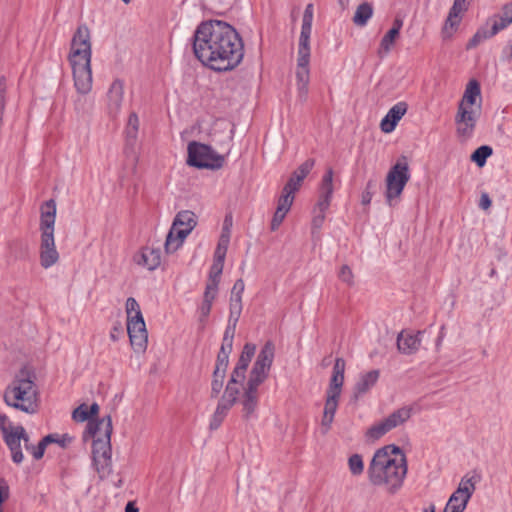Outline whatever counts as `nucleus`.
<instances>
[{
	"label": "nucleus",
	"mask_w": 512,
	"mask_h": 512,
	"mask_svg": "<svg viewBox=\"0 0 512 512\" xmlns=\"http://www.w3.org/2000/svg\"><path fill=\"white\" fill-rule=\"evenodd\" d=\"M193 51L199 61L214 71H230L244 57V45L237 31L221 20L202 22L194 32Z\"/></svg>",
	"instance_id": "f257e3e1"
},
{
	"label": "nucleus",
	"mask_w": 512,
	"mask_h": 512,
	"mask_svg": "<svg viewBox=\"0 0 512 512\" xmlns=\"http://www.w3.org/2000/svg\"><path fill=\"white\" fill-rule=\"evenodd\" d=\"M406 474V456L395 445L378 449L368 467L371 484L384 487L389 494H395L402 487Z\"/></svg>",
	"instance_id": "f03ea898"
},
{
	"label": "nucleus",
	"mask_w": 512,
	"mask_h": 512,
	"mask_svg": "<svg viewBox=\"0 0 512 512\" xmlns=\"http://www.w3.org/2000/svg\"><path fill=\"white\" fill-rule=\"evenodd\" d=\"M91 58V33L86 25H80L71 39L68 61L72 69L74 87L81 94H88L92 90Z\"/></svg>",
	"instance_id": "7ed1b4c3"
},
{
	"label": "nucleus",
	"mask_w": 512,
	"mask_h": 512,
	"mask_svg": "<svg viewBox=\"0 0 512 512\" xmlns=\"http://www.w3.org/2000/svg\"><path fill=\"white\" fill-rule=\"evenodd\" d=\"M111 417L99 421H89L83 439H92V459L98 473H105L111 464Z\"/></svg>",
	"instance_id": "20e7f679"
},
{
	"label": "nucleus",
	"mask_w": 512,
	"mask_h": 512,
	"mask_svg": "<svg viewBox=\"0 0 512 512\" xmlns=\"http://www.w3.org/2000/svg\"><path fill=\"white\" fill-rule=\"evenodd\" d=\"M4 401L8 406L33 414L38 409V391L33 375L21 370L6 387Z\"/></svg>",
	"instance_id": "39448f33"
},
{
	"label": "nucleus",
	"mask_w": 512,
	"mask_h": 512,
	"mask_svg": "<svg viewBox=\"0 0 512 512\" xmlns=\"http://www.w3.org/2000/svg\"><path fill=\"white\" fill-rule=\"evenodd\" d=\"M56 202L54 199L45 201L40 207V246L39 258L43 268L48 269L59 261V253L55 245L54 227L56 221Z\"/></svg>",
	"instance_id": "423d86ee"
},
{
	"label": "nucleus",
	"mask_w": 512,
	"mask_h": 512,
	"mask_svg": "<svg viewBox=\"0 0 512 512\" xmlns=\"http://www.w3.org/2000/svg\"><path fill=\"white\" fill-rule=\"evenodd\" d=\"M127 332L131 346L136 352H143L147 347L148 332L140 306L135 298L126 300Z\"/></svg>",
	"instance_id": "0eeeda50"
},
{
	"label": "nucleus",
	"mask_w": 512,
	"mask_h": 512,
	"mask_svg": "<svg viewBox=\"0 0 512 512\" xmlns=\"http://www.w3.org/2000/svg\"><path fill=\"white\" fill-rule=\"evenodd\" d=\"M196 225L197 217L194 212L189 210L178 212L166 237V253L172 254L176 252Z\"/></svg>",
	"instance_id": "6e6552de"
},
{
	"label": "nucleus",
	"mask_w": 512,
	"mask_h": 512,
	"mask_svg": "<svg viewBox=\"0 0 512 512\" xmlns=\"http://www.w3.org/2000/svg\"><path fill=\"white\" fill-rule=\"evenodd\" d=\"M412 406H402L379 422L374 423L365 433L368 441H376L395 428L404 425L412 416Z\"/></svg>",
	"instance_id": "1a4fd4ad"
},
{
	"label": "nucleus",
	"mask_w": 512,
	"mask_h": 512,
	"mask_svg": "<svg viewBox=\"0 0 512 512\" xmlns=\"http://www.w3.org/2000/svg\"><path fill=\"white\" fill-rule=\"evenodd\" d=\"M187 163L197 168L219 169L223 166L224 157L215 153L210 146L194 141L188 144Z\"/></svg>",
	"instance_id": "9d476101"
},
{
	"label": "nucleus",
	"mask_w": 512,
	"mask_h": 512,
	"mask_svg": "<svg viewBox=\"0 0 512 512\" xmlns=\"http://www.w3.org/2000/svg\"><path fill=\"white\" fill-rule=\"evenodd\" d=\"M409 179V167L406 162L398 161L391 167L385 180V196L389 206H393L394 201L400 197Z\"/></svg>",
	"instance_id": "9b49d317"
},
{
	"label": "nucleus",
	"mask_w": 512,
	"mask_h": 512,
	"mask_svg": "<svg viewBox=\"0 0 512 512\" xmlns=\"http://www.w3.org/2000/svg\"><path fill=\"white\" fill-rule=\"evenodd\" d=\"M478 478L476 476H465L459 482L458 488L450 496L444 511L445 512H464L466 506L473 495Z\"/></svg>",
	"instance_id": "f8f14e48"
},
{
	"label": "nucleus",
	"mask_w": 512,
	"mask_h": 512,
	"mask_svg": "<svg viewBox=\"0 0 512 512\" xmlns=\"http://www.w3.org/2000/svg\"><path fill=\"white\" fill-rule=\"evenodd\" d=\"M480 114L481 109L479 107L473 109L466 107L457 108L455 125L458 137L463 140H467L472 137Z\"/></svg>",
	"instance_id": "ddd939ff"
},
{
	"label": "nucleus",
	"mask_w": 512,
	"mask_h": 512,
	"mask_svg": "<svg viewBox=\"0 0 512 512\" xmlns=\"http://www.w3.org/2000/svg\"><path fill=\"white\" fill-rule=\"evenodd\" d=\"M313 11V4L310 3L306 6L303 14L297 52V59H301L303 61L310 60V36L312 32Z\"/></svg>",
	"instance_id": "4468645a"
},
{
	"label": "nucleus",
	"mask_w": 512,
	"mask_h": 512,
	"mask_svg": "<svg viewBox=\"0 0 512 512\" xmlns=\"http://www.w3.org/2000/svg\"><path fill=\"white\" fill-rule=\"evenodd\" d=\"M5 443L10 449L11 457L14 463L20 464L24 459L21 450V441H24L26 450H30L31 444L29 443V436L25 429L18 425L13 428L7 435L3 436Z\"/></svg>",
	"instance_id": "2eb2a0df"
},
{
	"label": "nucleus",
	"mask_w": 512,
	"mask_h": 512,
	"mask_svg": "<svg viewBox=\"0 0 512 512\" xmlns=\"http://www.w3.org/2000/svg\"><path fill=\"white\" fill-rule=\"evenodd\" d=\"M469 0H454L442 28V37L449 39L458 29L463 14L468 10Z\"/></svg>",
	"instance_id": "dca6fc26"
},
{
	"label": "nucleus",
	"mask_w": 512,
	"mask_h": 512,
	"mask_svg": "<svg viewBox=\"0 0 512 512\" xmlns=\"http://www.w3.org/2000/svg\"><path fill=\"white\" fill-rule=\"evenodd\" d=\"M124 103V83L116 79L112 82L106 94V110L108 116L111 119L117 118Z\"/></svg>",
	"instance_id": "f3484780"
},
{
	"label": "nucleus",
	"mask_w": 512,
	"mask_h": 512,
	"mask_svg": "<svg viewBox=\"0 0 512 512\" xmlns=\"http://www.w3.org/2000/svg\"><path fill=\"white\" fill-rule=\"evenodd\" d=\"M408 105L406 102H398L392 106L386 116L381 120L380 128L384 133H391L395 130L397 123L406 114Z\"/></svg>",
	"instance_id": "a211bd4d"
},
{
	"label": "nucleus",
	"mask_w": 512,
	"mask_h": 512,
	"mask_svg": "<svg viewBox=\"0 0 512 512\" xmlns=\"http://www.w3.org/2000/svg\"><path fill=\"white\" fill-rule=\"evenodd\" d=\"M136 264L152 271L161 264V251L159 248L144 247L134 256Z\"/></svg>",
	"instance_id": "6ab92c4d"
},
{
	"label": "nucleus",
	"mask_w": 512,
	"mask_h": 512,
	"mask_svg": "<svg viewBox=\"0 0 512 512\" xmlns=\"http://www.w3.org/2000/svg\"><path fill=\"white\" fill-rule=\"evenodd\" d=\"M481 100L480 85L476 80L472 79L466 85L458 107H466L469 109L479 107L481 109Z\"/></svg>",
	"instance_id": "aec40b11"
},
{
	"label": "nucleus",
	"mask_w": 512,
	"mask_h": 512,
	"mask_svg": "<svg viewBox=\"0 0 512 512\" xmlns=\"http://www.w3.org/2000/svg\"><path fill=\"white\" fill-rule=\"evenodd\" d=\"M420 335V331L417 332L416 334L409 331H402L401 333H399L397 337L398 350L406 355L416 353L421 344Z\"/></svg>",
	"instance_id": "412c9836"
},
{
	"label": "nucleus",
	"mask_w": 512,
	"mask_h": 512,
	"mask_svg": "<svg viewBox=\"0 0 512 512\" xmlns=\"http://www.w3.org/2000/svg\"><path fill=\"white\" fill-rule=\"evenodd\" d=\"M315 161L308 159L302 163L296 171L293 172L290 179L284 186L285 190L295 193L301 186L302 181L314 167Z\"/></svg>",
	"instance_id": "4be33fe9"
},
{
	"label": "nucleus",
	"mask_w": 512,
	"mask_h": 512,
	"mask_svg": "<svg viewBox=\"0 0 512 512\" xmlns=\"http://www.w3.org/2000/svg\"><path fill=\"white\" fill-rule=\"evenodd\" d=\"M379 375L378 370L362 373L354 386V398L357 400L366 394L377 383Z\"/></svg>",
	"instance_id": "5701e85b"
},
{
	"label": "nucleus",
	"mask_w": 512,
	"mask_h": 512,
	"mask_svg": "<svg viewBox=\"0 0 512 512\" xmlns=\"http://www.w3.org/2000/svg\"><path fill=\"white\" fill-rule=\"evenodd\" d=\"M512 24V1L502 6L499 13L494 14L487 20V25H493L498 33Z\"/></svg>",
	"instance_id": "b1692460"
},
{
	"label": "nucleus",
	"mask_w": 512,
	"mask_h": 512,
	"mask_svg": "<svg viewBox=\"0 0 512 512\" xmlns=\"http://www.w3.org/2000/svg\"><path fill=\"white\" fill-rule=\"evenodd\" d=\"M309 62L310 60L303 61L301 59H297L296 80L299 97L302 99H305L308 93L310 80Z\"/></svg>",
	"instance_id": "393cba45"
},
{
	"label": "nucleus",
	"mask_w": 512,
	"mask_h": 512,
	"mask_svg": "<svg viewBox=\"0 0 512 512\" xmlns=\"http://www.w3.org/2000/svg\"><path fill=\"white\" fill-rule=\"evenodd\" d=\"M339 395L327 393L326 402L323 411V417L321 421V427L324 433H326L333 422L334 415L338 407Z\"/></svg>",
	"instance_id": "a878e982"
},
{
	"label": "nucleus",
	"mask_w": 512,
	"mask_h": 512,
	"mask_svg": "<svg viewBox=\"0 0 512 512\" xmlns=\"http://www.w3.org/2000/svg\"><path fill=\"white\" fill-rule=\"evenodd\" d=\"M241 403L243 417L248 419L255 412L258 405V388L246 385Z\"/></svg>",
	"instance_id": "bb28decb"
},
{
	"label": "nucleus",
	"mask_w": 512,
	"mask_h": 512,
	"mask_svg": "<svg viewBox=\"0 0 512 512\" xmlns=\"http://www.w3.org/2000/svg\"><path fill=\"white\" fill-rule=\"evenodd\" d=\"M496 34H498V31H495L493 25H487L486 22L485 25L480 27L473 35V37L469 40L466 48L468 50L473 49L477 47L479 44H481L483 41L492 38Z\"/></svg>",
	"instance_id": "cd10ccee"
},
{
	"label": "nucleus",
	"mask_w": 512,
	"mask_h": 512,
	"mask_svg": "<svg viewBox=\"0 0 512 512\" xmlns=\"http://www.w3.org/2000/svg\"><path fill=\"white\" fill-rule=\"evenodd\" d=\"M333 190V170L329 168L322 178L318 202L326 201L330 205Z\"/></svg>",
	"instance_id": "c85d7f7f"
},
{
	"label": "nucleus",
	"mask_w": 512,
	"mask_h": 512,
	"mask_svg": "<svg viewBox=\"0 0 512 512\" xmlns=\"http://www.w3.org/2000/svg\"><path fill=\"white\" fill-rule=\"evenodd\" d=\"M274 356L275 346L271 341H268L261 348L255 363L260 364L262 367H265L270 370L274 360Z\"/></svg>",
	"instance_id": "c756f323"
},
{
	"label": "nucleus",
	"mask_w": 512,
	"mask_h": 512,
	"mask_svg": "<svg viewBox=\"0 0 512 512\" xmlns=\"http://www.w3.org/2000/svg\"><path fill=\"white\" fill-rule=\"evenodd\" d=\"M79 96L74 101V110L80 116L90 115L94 109V101L87 94L77 92Z\"/></svg>",
	"instance_id": "7c9ffc66"
},
{
	"label": "nucleus",
	"mask_w": 512,
	"mask_h": 512,
	"mask_svg": "<svg viewBox=\"0 0 512 512\" xmlns=\"http://www.w3.org/2000/svg\"><path fill=\"white\" fill-rule=\"evenodd\" d=\"M330 205L324 202H317L313 209V218H312V233L314 234L316 231L320 230L322 227L326 211L328 210Z\"/></svg>",
	"instance_id": "2f4dec72"
},
{
	"label": "nucleus",
	"mask_w": 512,
	"mask_h": 512,
	"mask_svg": "<svg viewBox=\"0 0 512 512\" xmlns=\"http://www.w3.org/2000/svg\"><path fill=\"white\" fill-rule=\"evenodd\" d=\"M373 15V7L370 3L364 2L360 4L353 16V22L357 26H364Z\"/></svg>",
	"instance_id": "473e14b6"
},
{
	"label": "nucleus",
	"mask_w": 512,
	"mask_h": 512,
	"mask_svg": "<svg viewBox=\"0 0 512 512\" xmlns=\"http://www.w3.org/2000/svg\"><path fill=\"white\" fill-rule=\"evenodd\" d=\"M269 369L254 363L249 375L247 385L258 388L267 378Z\"/></svg>",
	"instance_id": "72a5a7b5"
},
{
	"label": "nucleus",
	"mask_w": 512,
	"mask_h": 512,
	"mask_svg": "<svg viewBox=\"0 0 512 512\" xmlns=\"http://www.w3.org/2000/svg\"><path fill=\"white\" fill-rule=\"evenodd\" d=\"M226 371L214 367L211 381V397L217 398L223 388Z\"/></svg>",
	"instance_id": "f704fd0d"
},
{
	"label": "nucleus",
	"mask_w": 512,
	"mask_h": 512,
	"mask_svg": "<svg viewBox=\"0 0 512 512\" xmlns=\"http://www.w3.org/2000/svg\"><path fill=\"white\" fill-rule=\"evenodd\" d=\"M399 35L397 34L396 30H389L382 38L380 42V47L378 50V54L382 57L387 55L392 47L394 46L396 40L398 39Z\"/></svg>",
	"instance_id": "c9c22d12"
},
{
	"label": "nucleus",
	"mask_w": 512,
	"mask_h": 512,
	"mask_svg": "<svg viewBox=\"0 0 512 512\" xmlns=\"http://www.w3.org/2000/svg\"><path fill=\"white\" fill-rule=\"evenodd\" d=\"M242 312V300L230 299L229 320L227 327H233L235 330L238 320Z\"/></svg>",
	"instance_id": "e433bc0d"
},
{
	"label": "nucleus",
	"mask_w": 512,
	"mask_h": 512,
	"mask_svg": "<svg viewBox=\"0 0 512 512\" xmlns=\"http://www.w3.org/2000/svg\"><path fill=\"white\" fill-rule=\"evenodd\" d=\"M239 397L238 384L228 382L220 401L233 407Z\"/></svg>",
	"instance_id": "4c0bfd02"
},
{
	"label": "nucleus",
	"mask_w": 512,
	"mask_h": 512,
	"mask_svg": "<svg viewBox=\"0 0 512 512\" xmlns=\"http://www.w3.org/2000/svg\"><path fill=\"white\" fill-rule=\"evenodd\" d=\"M256 351V346L251 343H246L243 347L242 353L239 357V360L236 364V367L242 368L247 371L249 363L251 362L252 357L254 356Z\"/></svg>",
	"instance_id": "58836bf2"
},
{
	"label": "nucleus",
	"mask_w": 512,
	"mask_h": 512,
	"mask_svg": "<svg viewBox=\"0 0 512 512\" xmlns=\"http://www.w3.org/2000/svg\"><path fill=\"white\" fill-rule=\"evenodd\" d=\"M493 153V150L488 145H483L477 148L471 155V161L475 162L477 166L483 167L488 157Z\"/></svg>",
	"instance_id": "ea45409f"
},
{
	"label": "nucleus",
	"mask_w": 512,
	"mask_h": 512,
	"mask_svg": "<svg viewBox=\"0 0 512 512\" xmlns=\"http://www.w3.org/2000/svg\"><path fill=\"white\" fill-rule=\"evenodd\" d=\"M139 130V118L135 112L130 113L126 125V136L130 140H135L137 138Z\"/></svg>",
	"instance_id": "a19ab883"
},
{
	"label": "nucleus",
	"mask_w": 512,
	"mask_h": 512,
	"mask_svg": "<svg viewBox=\"0 0 512 512\" xmlns=\"http://www.w3.org/2000/svg\"><path fill=\"white\" fill-rule=\"evenodd\" d=\"M293 201H294V193L291 191H287V190H285V188H283L282 194L278 199L277 208L288 213L293 204Z\"/></svg>",
	"instance_id": "79ce46f5"
},
{
	"label": "nucleus",
	"mask_w": 512,
	"mask_h": 512,
	"mask_svg": "<svg viewBox=\"0 0 512 512\" xmlns=\"http://www.w3.org/2000/svg\"><path fill=\"white\" fill-rule=\"evenodd\" d=\"M348 466H349L350 472L353 475H355V476L361 475L364 470V463H363L362 457L359 454H353L348 459Z\"/></svg>",
	"instance_id": "37998d69"
},
{
	"label": "nucleus",
	"mask_w": 512,
	"mask_h": 512,
	"mask_svg": "<svg viewBox=\"0 0 512 512\" xmlns=\"http://www.w3.org/2000/svg\"><path fill=\"white\" fill-rule=\"evenodd\" d=\"M234 333H235V330H233V327L226 328L224 335H223L221 348H220L221 352H224V353H227L230 355V353L232 351V347H233Z\"/></svg>",
	"instance_id": "c03bdc74"
},
{
	"label": "nucleus",
	"mask_w": 512,
	"mask_h": 512,
	"mask_svg": "<svg viewBox=\"0 0 512 512\" xmlns=\"http://www.w3.org/2000/svg\"><path fill=\"white\" fill-rule=\"evenodd\" d=\"M343 382H344V374L332 373V377L330 380V385L327 390V393L340 396Z\"/></svg>",
	"instance_id": "a18cd8bd"
},
{
	"label": "nucleus",
	"mask_w": 512,
	"mask_h": 512,
	"mask_svg": "<svg viewBox=\"0 0 512 512\" xmlns=\"http://www.w3.org/2000/svg\"><path fill=\"white\" fill-rule=\"evenodd\" d=\"M72 417L75 421H78V422H84V421H95L94 419H91L90 415H89V411H88V405L86 404H81L80 406H78L72 413ZM100 419H98L97 421H99Z\"/></svg>",
	"instance_id": "49530a36"
},
{
	"label": "nucleus",
	"mask_w": 512,
	"mask_h": 512,
	"mask_svg": "<svg viewBox=\"0 0 512 512\" xmlns=\"http://www.w3.org/2000/svg\"><path fill=\"white\" fill-rule=\"evenodd\" d=\"M338 277L343 283L349 286H352L354 284V275L351 268L348 265L341 266L338 273Z\"/></svg>",
	"instance_id": "de8ad7c7"
},
{
	"label": "nucleus",
	"mask_w": 512,
	"mask_h": 512,
	"mask_svg": "<svg viewBox=\"0 0 512 512\" xmlns=\"http://www.w3.org/2000/svg\"><path fill=\"white\" fill-rule=\"evenodd\" d=\"M244 289H245L244 281L242 279L236 280V282L234 283L232 290H231L230 299L236 298L237 300H242V294L244 292Z\"/></svg>",
	"instance_id": "09e8293b"
},
{
	"label": "nucleus",
	"mask_w": 512,
	"mask_h": 512,
	"mask_svg": "<svg viewBox=\"0 0 512 512\" xmlns=\"http://www.w3.org/2000/svg\"><path fill=\"white\" fill-rule=\"evenodd\" d=\"M287 212L282 211L281 209H276L274 216L271 221V230L276 231L279 226L282 224L283 220L286 217Z\"/></svg>",
	"instance_id": "8fccbe9b"
},
{
	"label": "nucleus",
	"mask_w": 512,
	"mask_h": 512,
	"mask_svg": "<svg viewBox=\"0 0 512 512\" xmlns=\"http://www.w3.org/2000/svg\"><path fill=\"white\" fill-rule=\"evenodd\" d=\"M46 447L47 443L42 439L37 446L31 445V448L28 451L32 453L36 460H39L43 457Z\"/></svg>",
	"instance_id": "3c124183"
},
{
	"label": "nucleus",
	"mask_w": 512,
	"mask_h": 512,
	"mask_svg": "<svg viewBox=\"0 0 512 512\" xmlns=\"http://www.w3.org/2000/svg\"><path fill=\"white\" fill-rule=\"evenodd\" d=\"M245 374H246V370L235 366L228 382L235 383V384H241L243 382V380L245 379Z\"/></svg>",
	"instance_id": "603ef678"
},
{
	"label": "nucleus",
	"mask_w": 512,
	"mask_h": 512,
	"mask_svg": "<svg viewBox=\"0 0 512 512\" xmlns=\"http://www.w3.org/2000/svg\"><path fill=\"white\" fill-rule=\"evenodd\" d=\"M13 426L6 415L0 414V430L3 436L7 435L10 431H13Z\"/></svg>",
	"instance_id": "864d4df0"
},
{
	"label": "nucleus",
	"mask_w": 512,
	"mask_h": 512,
	"mask_svg": "<svg viewBox=\"0 0 512 512\" xmlns=\"http://www.w3.org/2000/svg\"><path fill=\"white\" fill-rule=\"evenodd\" d=\"M223 267L224 263L213 261L208 278L220 279L223 272Z\"/></svg>",
	"instance_id": "5fc2aeb1"
},
{
	"label": "nucleus",
	"mask_w": 512,
	"mask_h": 512,
	"mask_svg": "<svg viewBox=\"0 0 512 512\" xmlns=\"http://www.w3.org/2000/svg\"><path fill=\"white\" fill-rule=\"evenodd\" d=\"M229 363V354L219 351L216 359L215 367H219L221 370H227Z\"/></svg>",
	"instance_id": "6e6d98bb"
},
{
	"label": "nucleus",
	"mask_w": 512,
	"mask_h": 512,
	"mask_svg": "<svg viewBox=\"0 0 512 512\" xmlns=\"http://www.w3.org/2000/svg\"><path fill=\"white\" fill-rule=\"evenodd\" d=\"M231 408V406L219 400L214 414L224 420Z\"/></svg>",
	"instance_id": "4d7b16f0"
},
{
	"label": "nucleus",
	"mask_w": 512,
	"mask_h": 512,
	"mask_svg": "<svg viewBox=\"0 0 512 512\" xmlns=\"http://www.w3.org/2000/svg\"><path fill=\"white\" fill-rule=\"evenodd\" d=\"M9 498V486L5 481H0V505Z\"/></svg>",
	"instance_id": "13d9d810"
},
{
	"label": "nucleus",
	"mask_w": 512,
	"mask_h": 512,
	"mask_svg": "<svg viewBox=\"0 0 512 512\" xmlns=\"http://www.w3.org/2000/svg\"><path fill=\"white\" fill-rule=\"evenodd\" d=\"M345 360L343 358H337L333 366L334 374H344L345 372Z\"/></svg>",
	"instance_id": "bf43d9fd"
},
{
	"label": "nucleus",
	"mask_w": 512,
	"mask_h": 512,
	"mask_svg": "<svg viewBox=\"0 0 512 512\" xmlns=\"http://www.w3.org/2000/svg\"><path fill=\"white\" fill-rule=\"evenodd\" d=\"M492 205V201L487 193H482L479 200V207L488 210Z\"/></svg>",
	"instance_id": "052dcab7"
},
{
	"label": "nucleus",
	"mask_w": 512,
	"mask_h": 512,
	"mask_svg": "<svg viewBox=\"0 0 512 512\" xmlns=\"http://www.w3.org/2000/svg\"><path fill=\"white\" fill-rule=\"evenodd\" d=\"M232 217L226 216L223 223L221 235H227L231 237Z\"/></svg>",
	"instance_id": "680f3d73"
},
{
	"label": "nucleus",
	"mask_w": 512,
	"mask_h": 512,
	"mask_svg": "<svg viewBox=\"0 0 512 512\" xmlns=\"http://www.w3.org/2000/svg\"><path fill=\"white\" fill-rule=\"evenodd\" d=\"M226 253H227V249L226 248L216 247V250L214 252V259H213V261L224 263Z\"/></svg>",
	"instance_id": "e2e57ef3"
},
{
	"label": "nucleus",
	"mask_w": 512,
	"mask_h": 512,
	"mask_svg": "<svg viewBox=\"0 0 512 512\" xmlns=\"http://www.w3.org/2000/svg\"><path fill=\"white\" fill-rule=\"evenodd\" d=\"M212 303L213 302L203 300V303L200 308L202 320L207 318L208 315L210 314Z\"/></svg>",
	"instance_id": "0e129e2a"
},
{
	"label": "nucleus",
	"mask_w": 512,
	"mask_h": 512,
	"mask_svg": "<svg viewBox=\"0 0 512 512\" xmlns=\"http://www.w3.org/2000/svg\"><path fill=\"white\" fill-rule=\"evenodd\" d=\"M42 439L44 440V442L47 443V445L50 443H58L62 447H64V445H65L64 440H60L58 435H56V434H49Z\"/></svg>",
	"instance_id": "69168bd1"
},
{
	"label": "nucleus",
	"mask_w": 512,
	"mask_h": 512,
	"mask_svg": "<svg viewBox=\"0 0 512 512\" xmlns=\"http://www.w3.org/2000/svg\"><path fill=\"white\" fill-rule=\"evenodd\" d=\"M222 422H223L222 418L213 414L211 417V420H210V429H212V430L218 429L220 427V425L222 424Z\"/></svg>",
	"instance_id": "338daca9"
},
{
	"label": "nucleus",
	"mask_w": 512,
	"mask_h": 512,
	"mask_svg": "<svg viewBox=\"0 0 512 512\" xmlns=\"http://www.w3.org/2000/svg\"><path fill=\"white\" fill-rule=\"evenodd\" d=\"M219 282H220V279L208 278L206 288H208L209 290H215L218 292Z\"/></svg>",
	"instance_id": "774afa93"
}]
</instances>
